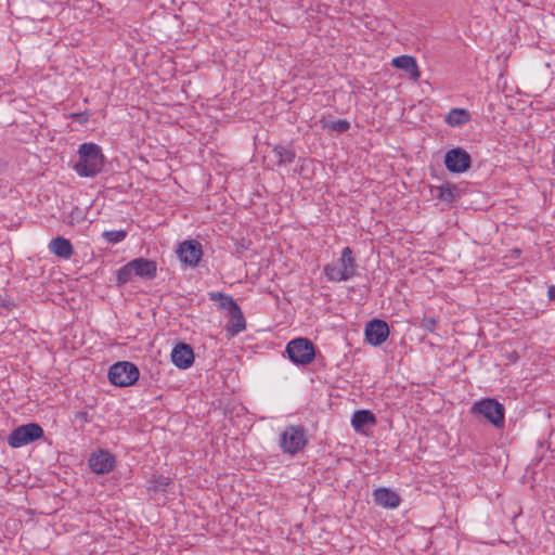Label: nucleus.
I'll return each mask as SVG.
<instances>
[{
    "label": "nucleus",
    "mask_w": 555,
    "mask_h": 555,
    "mask_svg": "<svg viewBox=\"0 0 555 555\" xmlns=\"http://www.w3.org/2000/svg\"><path fill=\"white\" fill-rule=\"evenodd\" d=\"M436 325H437V320L435 318H424L423 321H422V326L429 331V332H434L435 328H436Z\"/></svg>",
    "instance_id": "a878e982"
},
{
    "label": "nucleus",
    "mask_w": 555,
    "mask_h": 555,
    "mask_svg": "<svg viewBox=\"0 0 555 555\" xmlns=\"http://www.w3.org/2000/svg\"><path fill=\"white\" fill-rule=\"evenodd\" d=\"M306 430L302 426H287L281 435L280 447L284 453L296 454L307 444Z\"/></svg>",
    "instance_id": "423d86ee"
},
{
    "label": "nucleus",
    "mask_w": 555,
    "mask_h": 555,
    "mask_svg": "<svg viewBox=\"0 0 555 555\" xmlns=\"http://www.w3.org/2000/svg\"><path fill=\"white\" fill-rule=\"evenodd\" d=\"M172 363L182 370L189 369L194 362V352L190 345L179 343L171 351Z\"/></svg>",
    "instance_id": "ddd939ff"
},
{
    "label": "nucleus",
    "mask_w": 555,
    "mask_h": 555,
    "mask_svg": "<svg viewBox=\"0 0 555 555\" xmlns=\"http://www.w3.org/2000/svg\"><path fill=\"white\" fill-rule=\"evenodd\" d=\"M456 188L454 185H440L435 189V196L443 202L451 203L455 198Z\"/></svg>",
    "instance_id": "5701e85b"
},
{
    "label": "nucleus",
    "mask_w": 555,
    "mask_h": 555,
    "mask_svg": "<svg viewBox=\"0 0 555 555\" xmlns=\"http://www.w3.org/2000/svg\"><path fill=\"white\" fill-rule=\"evenodd\" d=\"M179 259L191 267L197 266L203 255L202 245L194 240L184 241L177 250Z\"/></svg>",
    "instance_id": "9b49d317"
},
{
    "label": "nucleus",
    "mask_w": 555,
    "mask_h": 555,
    "mask_svg": "<svg viewBox=\"0 0 555 555\" xmlns=\"http://www.w3.org/2000/svg\"><path fill=\"white\" fill-rule=\"evenodd\" d=\"M170 480L167 477L159 478L157 488L165 489L169 485Z\"/></svg>",
    "instance_id": "bb28decb"
},
{
    "label": "nucleus",
    "mask_w": 555,
    "mask_h": 555,
    "mask_svg": "<svg viewBox=\"0 0 555 555\" xmlns=\"http://www.w3.org/2000/svg\"><path fill=\"white\" fill-rule=\"evenodd\" d=\"M102 236L107 243L117 244L126 238L127 232L125 230L104 231Z\"/></svg>",
    "instance_id": "393cba45"
},
{
    "label": "nucleus",
    "mask_w": 555,
    "mask_h": 555,
    "mask_svg": "<svg viewBox=\"0 0 555 555\" xmlns=\"http://www.w3.org/2000/svg\"><path fill=\"white\" fill-rule=\"evenodd\" d=\"M472 413L486 417L496 428H503L505 423V409L502 403L492 398L482 399L472 406Z\"/></svg>",
    "instance_id": "7ed1b4c3"
},
{
    "label": "nucleus",
    "mask_w": 555,
    "mask_h": 555,
    "mask_svg": "<svg viewBox=\"0 0 555 555\" xmlns=\"http://www.w3.org/2000/svg\"><path fill=\"white\" fill-rule=\"evenodd\" d=\"M140 376L138 367L128 361H120L113 364L108 370L109 382L118 387L133 385Z\"/></svg>",
    "instance_id": "20e7f679"
},
{
    "label": "nucleus",
    "mask_w": 555,
    "mask_h": 555,
    "mask_svg": "<svg viewBox=\"0 0 555 555\" xmlns=\"http://www.w3.org/2000/svg\"><path fill=\"white\" fill-rule=\"evenodd\" d=\"M391 65L396 68L405 72L409 75L410 79L414 81H416L421 76L416 60L411 55L397 56L392 59Z\"/></svg>",
    "instance_id": "2eb2a0df"
},
{
    "label": "nucleus",
    "mask_w": 555,
    "mask_h": 555,
    "mask_svg": "<svg viewBox=\"0 0 555 555\" xmlns=\"http://www.w3.org/2000/svg\"><path fill=\"white\" fill-rule=\"evenodd\" d=\"M209 297L214 301H219V307L221 309L228 310L229 313L233 312L235 308L240 307L231 296L223 293H210Z\"/></svg>",
    "instance_id": "412c9836"
},
{
    "label": "nucleus",
    "mask_w": 555,
    "mask_h": 555,
    "mask_svg": "<svg viewBox=\"0 0 555 555\" xmlns=\"http://www.w3.org/2000/svg\"><path fill=\"white\" fill-rule=\"evenodd\" d=\"M134 276H135V274L133 272L132 262L129 261L128 263L122 266L120 269H118L116 272L117 286H122V285L131 282Z\"/></svg>",
    "instance_id": "4be33fe9"
},
{
    "label": "nucleus",
    "mask_w": 555,
    "mask_h": 555,
    "mask_svg": "<svg viewBox=\"0 0 555 555\" xmlns=\"http://www.w3.org/2000/svg\"><path fill=\"white\" fill-rule=\"evenodd\" d=\"M470 120L469 113L464 108H452L446 116V122L451 127H459Z\"/></svg>",
    "instance_id": "6ab92c4d"
},
{
    "label": "nucleus",
    "mask_w": 555,
    "mask_h": 555,
    "mask_svg": "<svg viewBox=\"0 0 555 555\" xmlns=\"http://www.w3.org/2000/svg\"><path fill=\"white\" fill-rule=\"evenodd\" d=\"M389 336L388 324L378 319L370 321L365 326V338L372 346L382 345Z\"/></svg>",
    "instance_id": "9d476101"
},
{
    "label": "nucleus",
    "mask_w": 555,
    "mask_h": 555,
    "mask_svg": "<svg viewBox=\"0 0 555 555\" xmlns=\"http://www.w3.org/2000/svg\"><path fill=\"white\" fill-rule=\"evenodd\" d=\"M104 166V155L98 144L83 143L78 150V162L74 169L80 177L91 178L100 173Z\"/></svg>",
    "instance_id": "f257e3e1"
},
{
    "label": "nucleus",
    "mask_w": 555,
    "mask_h": 555,
    "mask_svg": "<svg viewBox=\"0 0 555 555\" xmlns=\"http://www.w3.org/2000/svg\"><path fill=\"white\" fill-rule=\"evenodd\" d=\"M268 163L272 167L285 169L297 159L294 147L286 145H275L267 155Z\"/></svg>",
    "instance_id": "1a4fd4ad"
},
{
    "label": "nucleus",
    "mask_w": 555,
    "mask_h": 555,
    "mask_svg": "<svg viewBox=\"0 0 555 555\" xmlns=\"http://www.w3.org/2000/svg\"><path fill=\"white\" fill-rule=\"evenodd\" d=\"M115 465V457L105 450L93 453L89 459V466L98 475L109 473Z\"/></svg>",
    "instance_id": "f8f14e48"
},
{
    "label": "nucleus",
    "mask_w": 555,
    "mask_h": 555,
    "mask_svg": "<svg viewBox=\"0 0 555 555\" xmlns=\"http://www.w3.org/2000/svg\"><path fill=\"white\" fill-rule=\"evenodd\" d=\"M323 272L331 282H343L352 279L357 274V263L352 249L348 246L345 247L339 259L325 264Z\"/></svg>",
    "instance_id": "f03ea898"
},
{
    "label": "nucleus",
    "mask_w": 555,
    "mask_h": 555,
    "mask_svg": "<svg viewBox=\"0 0 555 555\" xmlns=\"http://www.w3.org/2000/svg\"><path fill=\"white\" fill-rule=\"evenodd\" d=\"M289 360L298 365H307L314 359V346L308 338H296L286 346Z\"/></svg>",
    "instance_id": "39448f33"
},
{
    "label": "nucleus",
    "mask_w": 555,
    "mask_h": 555,
    "mask_svg": "<svg viewBox=\"0 0 555 555\" xmlns=\"http://www.w3.org/2000/svg\"><path fill=\"white\" fill-rule=\"evenodd\" d=\"M43 436V429L36 423L16 427L9 436L8 443L12 448H20L38 440Z\"/></svg>",
    "instance_id": "0eeeda50"
},
{
    "label": "nucleus",
    "mask_w": 555,
    "mask_h": 555,
    "mask_svg": "<svg viewBox=\"0 0 555 555\" xmlns=\"http://www.w3.org/2000/svg\"><path fill=\"white\" fill-rule=\"evenodd\" d=\"M49 249L62 259H69L74 255V247L70 241L63 236L53 238L49 244Z\"/></svg>",
    "instance_id": "f3484780"
},
{
    "label": "nucleus",
    "mask_w": 555,
    "mask_h": 555,
    "mask_svg": "<svg viewBox=\"0 0 555 555\" xmlns=\"http://www.w3.org/2000/svg\"><path fill=\"white\" fill-rule=\"evenodd\" d=\"M373 501L376 505L384 508H396L400 505L401 498L397 492L380 487L373 491Z\"/></svg>",
    "instance_id": "4468645a"
},
{
    "label": "nucleus",
    "mask_w": 555,
    "mask_h": 555,
    "mask_svg": "<svg viewBox=\"0 0 555 555\" xmlns=\"http://www.w3.org/2000/svg\"><path fill=\"white\" fill-rule=\"evenodd\" d=\"M375 423L374 414L367 410L356 411L351 418V425L356 431H362L366 425H375Z\"/></svg>",
    "instance_id": "a211bd4d"
},
{
    "label": "nucleus",
    "mask_w": 555,
    "mask_h": 555,
    "mask_svg": "<svg viewBox=\"0 0 555 555\" xmlns=\"http://www.w3.org/2000/svg\"><path fill=\"white\" fill-rule=\"evenodd\" d=\"M470 155L462 147L448 151L444 155L446 168L451 172H465L470 168Z\"/></svg>",
    "instance_id": "6e6552de"
},
{
    "label": "nucleus",
    "mask_w": 555,
    "mask_h": 555,
    "mask_svg": "<svg viewBox=\"0 0 555 555\" xmlns=\"http://www.w3.org/2000/svg\"><path fill=\"white\" fill-rule=\"evenodd\" d=\"M548 297L551 300L555 301V285H553L548 288Z\"/></svg>",
    "instance_id": "cd10ccee"
},
{
    "label": "nucleus",
    "mask_w": 555,
    "mask_h": 555,
    "mask_svg": "<svg viewBox=\"0 0 555 555\" xmlns=\"http://www.w3.org/2000/svg\"><path fill=\"white\" fill-rule=\"evenodd\" d=\"M131 262L135 276L146 280H152L156 276L157 266L155 261L140 257L131 260Z\"/></svg>",
    "instance_id": "dca6fc26"
},
{
    "label": "nucleus",
    "mask_w": 555,
    "mask_h": 555,
    "mask_svg": "<svg viewBox=\"0 0 555 555\" xmlns=\"http://www.w3.org/2000/svg\"><path fill=\"white\" fill-rule=\"evenodd\" d=\"M230 318L231 320L227 326V330L231 333L232 336L246 328V322L240 307L235 308L234 311L230 313Z\"/></svg>",
    "instance_id": "aec40b11"
},
{
    "label": "nucleus",
    "mask_w": 555,
    "mask_h": 555,
    "mask_svg": "<svg viewBox=\"0 0 555 555\" xmlns=\"http://www.w3.org/2000/svg\"><path fill=\"white\" fill-rule=\"evenodd\" d=\"M323 127L325 129L343 133L349 130L350 124L346 119H337L332 121H323Z\"/></svg>",
    "instance_id": "b1692460"
}]
</instances>
